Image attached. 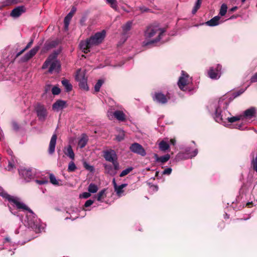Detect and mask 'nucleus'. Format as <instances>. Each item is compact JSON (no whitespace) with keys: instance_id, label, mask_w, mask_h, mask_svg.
<instances>
[{"instance_id":"obj_48","label":"nucleus","mask_w":257,"mask_h":257,"mask_svg":"<svg viewBox=\"0 0 257 257\" xmlns=\"http://www.w3.org/2000/svg\"><path fill=\"white\" fill-rule=\"evenodd\" d=\"M172 172V169L171 168H168L165 169L163 172L164 175H170Z\"/></svg>"},{"instance_id":"obj_10","label":"nucleus","mask_w":257,"mask_h":257,"mask_svg":"<svg viewBox=\"0 0 257 257\" xmlns=\"http://www.w3.org/2000/svg\"><path fill=\"white\" fill-rule=\"evenodd\" d=\"M221 66L218 64L215 68L211 67L208 71V74L209 77L213 79H218L221 75Z\"/></svg>"},{"instance_id":"obj_6","label":"nucleus","mask_w":257,"mask_h":257,"mask_svg":"<svg viewBox=\"0 0 257 257\" xmlns=\"http://www.w3.org/2000/svg\"><path fill=\"white\" fill-rule=\"evenodd\" d=\"M192 81L191 78L184 71H182L181 76L179 77L178 81V85L179 88L183 91H190L191 89L188 88V85Z\"/></svg>"},{"instance_id":"obj_46","label":"nucleus","mask_w":257,"mask_h":257,"mask_svg":"<svg viewBox=\"0 0 257 257\" xmlns=\"http://www.w3.org/2000/svg\"><path fill=\"white\" fill-rule=\"evenodd\" d=\"M91 193H90L89 192H84L81 194H80V198H85V199H86V198H88V197H89L91 195L90 194Z\"/></svg>"},{"instance_id":"obj_56","label":"nucleus","mask_w":257,"mask_h":257,"mask_svg":"<svg viewBox=\"0 0 257 257\" xmlns=\"http://www.w3.org/2000/svg\"><path fill=\"white\" fill-rule=\"evenodd\" d=\"M8 167V170L9 171H10L13 168V165L12 163H9Z\"/></svg>"},{"instance_id":"obj_35","label":"nucleus","mask_w":257,"mask_h":257,"mask_svg":"<svg viewBox=\"0 0 257 257\" xmlns=\"http://www.w3.org/2000/svg\"><path fill=\"white\" fill-rule=\"evenodd\" d=\"M227 10V5L225 4H222L221 5L220 9L219 15L221 16H224L226 13Z\"/></svg>"},{"instance_id":"obj_22","label":"nucleus","mask_w":257,"mask_h":257,"mask_svg":"<svg viewBox=\"0 0 257 257\" xmlns=\"http://www.w3.org/2000/svg\"><path fill=\"white\" fill-rule=\"evenodd\" d=\"M220 17L217 16L213 17L210 20L206 22V24L207 26L213 27L219 24Z\"/></svg>"},{"instance_id":"obj_38","label":"nucleus","mask_w":257,"mask_h":257,"mask_svg":"<svg viewBox=\"0 0 257 257\" xmlns=\"http://www.w3.org/2000/svg\"><path fill=\"white\" fill-rule=\"evenodd\" d=\"M76 169V166L73 161H71L68 165V171L69 172H74Z\"/></svg>"},{"instance_id":"obj_33","label":"nucleus","mask_w":257,"mask_h":257,"mask_svg":"<svg viewBox=\"0 0 257 257\" xmlns=\"http://www.w3.org/2000/svg\"><path fill=\"white\" fill-rule=\"evenodd\" d=\"M79 85L80 87L82 88L84 90H88V87L87 86V79H83V80H81L78 81Z\"/></svg>"},{"instance_id":"obj_1","label":"nucleus","mask_w":257,"mask_h":257,"mask_svg":"<svg viewBox=\"0 0 257 257\" xmlns=\"http://www.w3.org/2000/svg\"><path fill=\"white\" fill-rule=\"evenodd\" d=\"M230 98L226 96L220 98L218 102V106L215 109L214 118L216 122L220 123H224L227 120L229 122H234L238 120H242L241 114L232 117H229L227 114H230V112L226 110L229 103L230 102Z\"/></svg>"},{"instance_id":"obj_29","label":"nucleus","mask_w":257,"mask_h":257,"mask_svg":"<svg viewBox=\"0 0 257 257\" xmlns=\"http://www.w3.org/2000/svg\"><path fill=\"white\" fill-rule=\"evenodd\" d=\"M98 189V188L97 186L93 183L90 184L88 187V191L91 193H96Z\"/></svg>"},{"instance_id":"obj_21","label":"nucleus","mask_w":257,"mask_h":257,"mask_svg":"<svg viewBox=\"0 0 257 257\" xmlns=\"http://www.w3.org/2000/svg\"><path fill=\"white\" fill-rule=\"evenodd\" d=\"M127 185V184H122L120 185H118L117 186H116V187L114 188V191L116 192V195L118 197H120L121 196H122L123 195V193L124 192V190H123V189L126 187Z\"/></svg>"},{"instance_id":"obj_55","label":"nucleus","mask_w":257,"mask_h":257,"mask_svg":"<svg viewBox=\"0 0 257 257\" xmlns=\"http://www.w3.org/2000/svg\"><path fill=\"white\" fill-rule=\"evenodd\" d=\"M112 184H113L114 188L116 187V186H118L116 183L115 178H113L112 180Z\"/></svg>"},{"instance_id":"obj_31","label":"nucleus","mask_w":257,"mask_h":257,"mask_svg":"<svg viewBox=\"0 0 257 257\" xmlns=\"http://www.w3.org/2000/svg\"><path fill=\"white\" fill-rule=\"evenodd\" d=\"M186 153L189 155V157L192 158L196 156L198 153L197 149H195L193 152H191L190 148H187L185 149Z\"/></svg>"},{"instance_id":"obj_49","label":"nucleus","mask_w":257,"mask_h":257,"mask_svg":"<svg viewBox=\"0 0 257 257\" xmlns=\"http://www.w3.org/2000/svg\"><path fill=\"white\" fill-rule=\"evenodd\" d=\"M113 165L114 169L115 170H117L119 169V164L117 161V160H115L114 161L111 162Z\"/></svg>"},{"instance_id":"obj_43","label":"nucleus","mask_w":257,"mask_h":257,"mask_svg":"<svg viewBox=\"0 0 257 257\" xmlns=\"http://www.w3.org/2000/svg\"><path fill=\"white\" fill-rule=\"evenodd\" d=\"M60 89L57 86H54L52 89V92L54 95L59 94L60 93Z\"/></svg>"},{"instance_id":"obj_8","label":"nucleus","mask_w":257,"mask_h":257,"mask_svg":"<svg viewBox=\"0 0 257 257\" xmlns=\"http://www.w3.org/2000/svg\"><path fill=\"white\" fill-rule=\"evenodd\" d=\"M35 109L39 120L42 121H45L47 116L48 112L44 105L38 103L36 106Z\"/></svg>"},{"instance_id":"obj_14","label":"nucleus","mask_w":257,"mask_h":257,"mask_svg":"<svg viewBox=\"0 0 257 257\" xmlns=\"http://www.w3.org/2000/svg\"><path fill=\"white\" fill-rule=\"evenodd\" d=\"M153 100L161 104H165L168 101L166 96L161 92H156L153 96Z\"/></svg>"},{"instance_id":"obj_62","label":"nucleus","mask_w":257,"mask_h":257,"mask_svg":"<svg viewBox=\"0 0 257 257\" xmlns=\"http://www.w3.org/2000/svg\"><path fill=\"white\" fill-rule=\"evenodd\" d=\"M11 153H12V151H11V150L9 151V154H10V155H11Z\"/></svg>"},{"instance_id":"obj_58","label":"nucleus","mask_w":257,"mask_h":257,"mask_svg":"<svg viewBox=\"0 0 257 257\" xmlns=\"http://www.w3.org/2000/svg\"><path fill=\"white\" fill-rule=\"evenodd\" d=\"M170 143L171 144H172V145H175V143H176V141L174 139H171L170 140Z\"/></svg>"},{"instance_id":"obj_19","label":"nucleus","mask_w":257,"mask_h":257,"mask_svg":"<svg viewBox=\"0 0 257 257\" xmlns=\"http://www.w3.org/2000/svg\"><path fill=\"white\" fill-rule=\"evenodd\" d=\"M154 157L155 159L156 162H161L162 163H166L170 158V155L168 154L161 157H159L157 154H155L154 155Z\"/></svg>"},{"instance_id":"obj_13","label":"nucleus","mask_w":257,"mask_h":257,"mask_svg":"<svg viewBox=\"0 0 257 257\" xmlns=\"http://www.w3.org/2000/svg\"><path fill=\"white\" fill-rule=\"evenodd\" d=\"M20 175L27 181L29 182L33 177V173L30 169L21 168L19 170Z\"/></svg>"},{"instance_id":"obj_59","label":"nucleus","mask_w":257,"mask_h":257,"mask_svg":"<svg viewBox=\"0 0 257 257\" xmlns=\"http://www.w3.org/2000/svg\"><path fill=\"white\" fill-rule=\"evenodd\" d=\"M27 49H25V48L23 49L22 50H21L18 54V55H20L22 54L25 51H26Z\"/></svg>"},{"instance_id":"obj_45","label":"nucleus","mask_w":257,"mask_h":257,"mask_svg":"<svg viewBox=\"0 0 257 257\" xmlns=\"http://www.w3.org/2000/svg\"><path fill=\"white\" fill-rule=\"evenodd\" d=\"M105 170L107 171V173L110 174L111 175L112 174V167L110 165H106L104 166Z\"/></svg>"},{"instance_id":"obj_34","label":"nucleus","mask_w":257,"mask_h":257,"mask_svg":"<svg viewBox=\"0 0 257 257\" xmlns=\"http://www.w3.org/2000/svg\"><path fill=\"white\" fill-rule=\"evenodd\" d=\"M106 3L115 10H117V4L116 0H105Z\"/></svg>"},{"instance_id":"obj_25","label":"nucleus","mask_w":257,"mask_h":257,"mask_svg":"<svg viewBox=\"0 0 257 257\" xmlns=\"http://www.w3.org/2000/svg\"><path fill=\"white\" fill-rule=\"evenodd\" d=\"M132 24L133 22L132 21H128L122 26L123 35H125L127 32L131 30L132 26Z\"/></svg>"},{"instance_id":"obj_17","label":"nucleus","mask_w":257,"mask_h":257,"mask_svg":"<svg viewBox=\"0 0 257 257\" xmlns=\"http://www.w3.org/2000/svg\"><path fill=\"white\" fill-rule=\"evenodd\" d=\"M39 49V46H36L32 49L30 51L27 52L22 58V60L24 62L28 61L32 58L38 51Z\"/></svg>"},{"instance_id":"obj_24","label":"nucleus","mask_w":257,"mask_h":257,"mask_svg":"<svg viewBox=\"0 0 257 257\" xmlns=\"http://www.w3.org/2000/svg\"><path fill=\"white\" fill-rule=\"evenodd\" d=\"M65 154L69 157L71 159L74 160L75 155L71 146H68L64 151Z\"/></svg>"},{"instance_id":"obj_16","label":"nucleus","mask_w":257,"mask_h":257,"mask_svg":"<svg viewBox=\"0 0 257 257\" xmlns=\"http://www.w3.org/2000/svg\"><path fill=\"white\" fill-rule=\"evenodd\" d=\"M66 102L62 100H58L52 105V108L54 110L59 111L66 107Z\"/></svg>"},{"instance_id":"obj_15","label":"nucleus","mask_w":257,"mask_h":257,"mask_svg":"<svg viewBox=\"0 0 257 257\" xmlns=\"http://www.w3.org/2000/svg\"><path fill=\"white\" fill-rule=\"evenodd\" d=\"M25 12L26 8L24 6H18L12 11L11 16L15 18H18Z\"/></svg>"},{"instance_id":"obj_30","label":"nucleus","mask_w":257,"mask_h":257,"mask_svg":"<svg viewBox=\"0 0 257 257\" xmlns=\"http://www.w3.org/2000/svg\"><path fill=\"white\" fill-rule=\"evenodd\" d=\"M251 156H252V159L251 162V165L253 169L257 172V156L255 157H254V153H252L251 154Z\"/></svg>"},{"instance_id":"obj_20","label":"nucleus","mask_w":257,"mask_h":257,"mask_svg":"<svg viewBox=\"0 0 257 257\" xmlns=\"http://www.w3.org/2000/svg\"><path fill=\"white\" fill-rule=\"evenodd\" d=\"M76 11V9L75 8H73L71 11L67 14V15L64 18V24L65 27L67 28L68 27L69 22L72 19L74 13Z\"/></svg>"},{"instance_id":"obj_11","label":"nucleus","mask_w":257,"mask_h":257,"mask_svg":"<svg viewBox=\"0 0 257 257\" xmlns=\"http://www.w3.org/2000/svg\"><path fill=\"white\" fill-rule=\"evenodd\" d=\"M107 116L109 119H112L113 116L117 120L121 121H123L125 119V115L123 112L121 110H116L114 112L108 111Z\"/></svg>"},{"instance_id":"obj_54","label":"nucleus","mask_w":257,"mask_h":257,"mask_svg":"<svg viewBox=\"0 0 257 257\" xmlns=\"http://www.w3.org/2000/svg\"><path fill=\"white\" fill-rule=\"evenodd\" d=\"M244 91V90H240L239 91H238V92H237L235 95H234V97H237L239 95H240L241 94H242L243 92Z\"/></svg>"},{"instance_id":"obj_3","label":"nucleus","mask_w":257,"mask_h":257,"mask_svg":"<svg viewBox=\"0 0 257 257\" xmlns=\"http://www.w3.org/2000/svg\"><path fill=\"white\" fill-rule=\"evenodd\" d=\"M106 36V31L102 30L100 32L96 33L85 41H82L79 44L80 49L84 53H87L90 52V49L101 44Z\"/></svg>"},{"instance_id":"obj_47","label":"nucleus","mask_w":257,"mask_h":257,"mask_svg":"<svg viewBox=\"0 0 257 257\" xmlns=\"http://www.w3.org/2000/svg\"><path fill=\"white\" fill-rule=\"evenodd\" d=\"M35 181L39 185L46 184L48 183V181L47 179L36 180Z\"/></svg>"},{"instance_id":"obj_12","label":"nucleus","mask_w":257,"mask_h":257,"mask_svg":"<svg viewBox=\"0 0 257 257\" xmlns=\"http://www.w3.org/2000/svg\"><path fill=\"white\" fill-rule=\"evenodd\" d=\"M103 157L106 161L111 163L115 160H117L116 153L113 150H109L104 151Z\"/></svg>"},{"instance_id":"obj_51","label":"nucleus","mask_w":257,"mask_h":257,"mask_svg":"<svg viewBox=\"0 0 257 257\" xmlns=\"http://www.w3.org/2000/svg\"><path fill=\"white\" fill-rule=\"evenodd\" d=\"M250 82L251 83L257 82V73H255L251 78Z\"/></svg>"},{"instance_id":"obj_27","label":"nucleus","mask_w":257,"mask_h":257,"mask_svg":"<svg viewBox=\"0 0 257 257\" xmlns=\"http://www.w3.org/2000/svg\"><path fill=\"white\" fill-rule=\"evenodd\" d=\"M84 75V73L83 72H82L80 70H78L77 71V73L76 75V79L78 81L83 80V79H87L85 77Z\"/></svg>"},{"instance_id":"obj_5","label":"nucleus","mask_w":257,"mask_h":257,"mask_svg":"<svg viewBox=\"0 0 257 257\" xmlns=\"http://www.w3.org/2000/svg\"><path fill=\"white\" fill-rule=\"evenodd\" d=\"M49 66V72L51 73L53 72H59L61 67L59 62L56 59L54 55H51L47 59L42 66V69H46Z\"/></svg>"},{"instance_id":"obj_23","label":"nucleus","mask_w":257,"mask_h":257,"mask_svg":"<svg viewBox=\"0 0 257 257\" xmlns=\"http://www.w3.org/2000/svg\"><path fill=\"white\" fill-rule=\"evenodd\" d=\"M88 137L85 135L83 134L81 136V139L79 140L78 142V146L80 148H84L87 144L88 142Z\"/></svg>"},{"instance_id":"obj_7","label":"nucleus","mask_w":257,"mask_h":257,"mask_svg":"<svg viewBox=\"0 0 257 257\" xmlns=\"http://www.w3.org/2000/svg\"><path fill=\"white\" fill-rule=\"evenodd\" d=\"M257 115V109L254 107H251L245 110L241 114L242 121L248 122L252 118L255 117Z\"/></svg>"},{"instance_id":"obj_18","label":"nucleus","mask_w":257,"mask_h":257,"mask_svg":"<svg viewBox=\"0 0 257 257\" xmlns=\"http://www.w3.org/2000/svg\"><path fill=\"white\" fill-rule=\"evenodd\" d=\"M56 140L57 135L54 134L51 137L49 145L48 153L50 155H52L55 152Z\"/></svg>"},{"instance_id":"obj_36","label":"nucleus","mask_w":257,"mask_h":257,"mask_svg":"<svg viewBox=\"0 0 257 257\" xmlns=\"http://www.w3.org/2000/svg\"><path fill=\"white\" fill-rule=\"evenodd\" d=\"M201 4V0H197L192 11V14H194L196 13L197 10L200 8Z\"/></svg>"},{"instance_id":"obj_37","label":"nucleus","mask_w":257,"mask_h":257,"mask_svg":"<svg viewBox=\"0 0 257 257\" xmlns=\"http://www.w3.org/2000/svg\"><path fill=\"white\" fill-rule=\"evenodd\" d=\"M50 181L53 185H59V181L57 180L55 176L53 174H50Z\"/></svg>"},{"instance_id":"obj_50","label":"nucleus","mask_w":257,"mask_h":257,"mask_svg":"<svg viewBox=\"0 0 257 257\" xmlns=\"http://www.w3.org/2000/svg\"><path fill=\"white\" fill-rule=\"evenodd\" d=\"M94 201L93 200H92L91 199L88 200L86 201L84 204V206L85 207H87L91 205L93 203Z\"/></svg>"},{"instance_id":"obj_41","label":"nucleus","mask_w":257,"mask_h":257,"mask_svg":"<svg viewBox=\"0 0 257 257\" xmlns=\"http://www.w3.org/2000/svg\"><path fill=\"white\" fill-rule=\"evenodd\" d=\"M103 83V80H98L97 82L95 84L94 86V89L96 92H98L99 91V89L102 86V84Z\"/></svg>"},{"instance_id":"obj_42","label":"nucleus","mask_w":257,"mask_h":257,"mask_svg":"<svg viewBox=\"0 0 257 257\" xmlns=\"http://www.w3.org/2000/svg\"><path fill=\"white\" fill-rule=\"evenodd\" d=\"M139 10L141 11V13H152V11L148 8L142 6L139 7Z\"/></svg>"},{"instance_id":"obj_26","label":"nucleus","mask_w":257,"mask_h":257,"mask_svg":"<svg viewBox=\"0 0 257 257\" xmlns=\"http://www.w3.org/2000/svg\"><path fill=\"white\" fill-rule=\"evenodd\" d=\"M62 84L64 86V88L65 89V90L67 92H69L72 90V86L70 83V82H69V81L68 80H67V79L63 80L62 81Z\"/></svg>"},{"instance_id":"obj_63","label":"nucleus","mask_w":257,"mask_h":257,"mask_svg":"<svg viewBox=\"0 0 257 257\" xmlns=\"http://www.w3.org/2000/svg\"><path fill=\"white\" fill-rule=\"evenodd\" d=\"M246 0H241V2L242 3H244Z\"/></svg>"},{"instance_id":"obj_32","label":"nucleus","mask_w":257,"mask_h":257,"mask_svg":"<svg viewBox=\"0 0 257 257\" xmlns=\"http://www.w3.org/2000/svg\"><path fill=\"white\" fill-rule=\"evenodd\" d=\"M58 43L57 41H52L45 44V47L47 49H50L56 47Z\"/></svg>"},{"instance_id":"obj_2","label":"nucleus","mask_w":257,"mask_h":257,"mask_svg":"<svg viewBox=\"0 0 257 257\" xmlns=\"http://www.w3.org/2000/svg\"><path fill=\"white\" fill-rule=\"evenodd\" d=\"M0 196L8 200L9 202L14 203L18 209H22L27 210L29 214L27 215L28 224L34 228L36 232L41 231L40 225L35 222L36 215L32 210L29 208L24 203L18 201V199L8 194L2 187H0Z\"/></svg>"},{"instance_id":"obj_9","label":"nucleus","mask_w":257,"mask_h":257,"mask_svg":"<svg viewBox=\"0 0 257 257\" xmlns=\"http://www.w3.org/2000/svg\"><path fill=\"white\" fill-rule=\"evenodd\" d=\"M130 150L134 153L141 155L144 157L146 155L145 150L143 148L142 145L137 143H135L131 145Z\"/></svg>"},{"instance_id":"obj_40","label":"nucleus","mask_w":257,"mask_h":257,"mask_svg":"<svg viewBox=\"0 0 257 257\" xmlns=\"http://www.w3.org/2000/svg\"><path fill=\"white\" fill-rule=\"evenodd\" d=\"M124 132L123 131H120L119 134L116 136V139L118 142H120L124 139Z\"/></svg>"},{"instance_id":"obj_39","label":"nucleus","mask_w":257,"mask_h":257,"mask_svg":"<svg viewBox=\"0 0 257 257\" xmlns=\"http://www.w3.org/2000/svg\"><path fill=\"white\" fill-rule=\"evenodd\" d=\"M133 170V167H129L123 170L120 174L119 176L122 177L130 173Z\"/></svg>"},{"instance_id":"obj_4","label":"nucleus","mask_w":257,"mask_h":257,"mask_svg":"<svg viewBox=\"0 0 257 257\" xmlns=\"http://www.w3.org/2000/svg\"><path fill=\"white\" fill-rule=\"evenodd\" d=\"M165 30L160 28L158 26H150L147 28L145 32L146 40L143 45L147 46L159 41L163 35Z\"/></svg>"},{"instance_id":"obj_64","label":"nucleus","mask_w":257,"mask_h":257,"mask_svg":"<svg viewBox=\"0 0 257 257\" xmlns=\"http://www.w3.org/2000/svg\"><path fill=\"white\" fill-rule=\"evenodd\" d=\"M225 217L228 218V215L227 214H225Z\"/></svg>"},{"instance_id":"obj_52","label":"nucleus","mask_w":257,"mask_h":257,"mask_svg":"<svg viewBox=\"0 0 257 257\" xmlns=\"http://www.w3.org/2000/svg\"><path fill=\"white\" fill-rule=\"evenodd\" d=\"M33 41H34L33 39H32L31 40V41L28 43L27 46L25 47V49L27 50L28 48H29L32 46V44L33 43Z\"/></svg>"},{"instance_id":"obj_57","label":"nucleus","mask_w":257,"mask_h":257,"mask_svg":"<svg viewBox=\"0 0 257 257\" xmlns=\"http://www.w3.org/2000/svg\"><path fill=\"white\" fill-rule=\"evenodd\" d=\"M237 9V7L235 6V7L232 8L231 9H230V11L231 12H233L236 11Z\"/></svg>"},{"instance_id":"obj_53","label":"nucleus","mask_w":257,"mask_h":257,"mask_svg":"<svg viewBox=\"0 0 257 257\" xmlns=\"http://www.w3.org/2000/svg\"><path fill=\"white\" fill-rule=\"evenodd\" d=\"M235 128L238 130H242V124L237 123L235 125Z\"/></svg>"},{"instance_id":"obj_44","label":"nucleus","mask_w":257,"mask_h":257,"mask_svg":"<svg viewBox=\"0 0 257 257\" xmlns=\"http://www.w3.org/2000/svg\"><path fill=\"white\" fill-rule=\"evenodd\" d=\"M105 190L103 189L101 190L97 195L96 198L98 201H100L103 195L104 194Z\"/></svg>"},{"instance_id":"obj_60","label":"nucleus","mask_w":257,"mask_h":257,"mask_svg":"<svg viewBox=\"0 0 257 257\" xmlns=\"http://www.w3.org/2000/svg\"><path fill=\"white\" fill-rule=\"evenodd\" d=\"M85 168L86 169H90V170H92V166L86 165V166H85Z\"/></svg>"},{"instance_id":"obj_28","label":"nucleus","mask_w":257,"mask_h":257,"mask_svg":"<svg viewBox=\"0 0 257 257\" xmlns=\"http://www.w3.org/2000/svg\"><path fill=\"white\" fill-rule=\"evenodd\" d=\"M159 149L161 151H165L167 150L168 149H169V144L164 141H161L159 143Z\"/></svg>"},{"instance_id":"obj_61","label":"nucleus","mask_w":257,"mask_h":257,"mask_svg":"<svg viewBox=\"0 0 257 257\" xmlns=\"http://www.w3.org/2000/svg\"><path fill=\"white\" fill-rule=\"evenodd\" d=\"M9 210H10V211H11V212L12 214H14V215H16V212H13V210H12V208H11V207H9Z\"/></svg>"}]
</instances>
